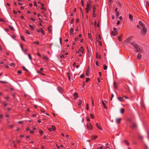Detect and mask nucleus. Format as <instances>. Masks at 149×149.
<instances>
[{
	"label": "nucleus",
	"mask_w": 149,
	"mask_h": 149,
	"mask_svg": "<svg viewBox=\"0 0 149 149\" xmlns=\"http://www.w3.org/2000/svg\"><path fill=\"white\" fill-rule=\"evenodd\" d=\"M111 34L113 36H116L118 35V32L116 28H113V31H111Z\"/></svg>",
	"instance_id": "1"
},
{
	"label": "nucleus",
	"mask_w": 149,
	"mask_h": 149,
	"mask_svg": "<svg viewBox=\"0 0 149 149\" xmlns=\"http://www.w3.org/2000/svg\"><path fill=\"white\" fill-rule=\"evenodd\" d=\"M134 47L135 49L138 51L139 52H142V49L140 48L139 46H138L136 44H135L134 45Z\"/></svg>",
	"instance_id": "2"
},
{
	"label": "nucleus",
	"mask_w": 149,
	"mask_h": 149,
	"mask_svg": "<svg viewBox=\"0 0 149 149\" xmlns=\"http://www.w3.org/2000/svg\"><path fill=\"white\" fill-rule=\"evenodd\" d=\"M130 124L131 125L130 127L132 129H134L136 128L137 125L136 123L133 122H131Z\"/></svg>",
	"instance_id": "3"
},
{
	"label": "nucleus",
	"mask_w": 149,
	"mask_h": 149,
	"mask_svg": "<svg viewBox=\"0 0 149 149\" xmlns=\"http://www.w3.org/2000/svg\"><path fill=\"white\" fill-rule=\"evenodd\" d=\"M87 127L88 130H92L93 129V127L91 124L90 123H88L86 125Z\"/></svg>",
	"instance_id": "4"
},
{
	"label": "nucleus",
	"mask_w": 149,
	"mask_h": 149,
	"mask_svg": "<svg viewBox=\"0 0 149 149\" xmlns=\"http://www.w3.org/2000/svg\"><path fill=\"white\" fill-rule=\"evenodd\" d=\"M96 9V8L95 6V5H93V16L94 17H95L96 16V15L95 14V10Z\"/></svg>",
	"instance_id": "5"
},
{
	"label": "nucleus",
	"mask_w": 149,
	"mask_h": 149,
	"mask_svg": "<svg viewBox=\"0 0 149 149\" xmlns=\"http://www.w3.org/2000/svg\"><path fill=\"white\" fill-rule=\"evenodd\" d=\"M146 32H147L146 29L145 27L143 28L142 29V30L141 31V32L143 34H145L146 33Z\"/></svg>",
	"instance_id": "6"
},
{
	"label": "nucleus",
	"mask_w": 149,
	"mask_h": 149,
	"mask_svg": "<svg viewBox=\"0 0 149 149\" xmlns=\"http://www.w3.org/2000/svg\"><path fill=\"white\" fill-rule=\"evenodd\" d=\"M96 125L97 127L100 130H102V128L100 126V125L98 123H97L96 124Z\"/></svg>",
	"instance_id": "7"
},
{
	"label": "nucleus",
	"mask_w": 149,
	"mask_h": 149,
	"mask_svg": "<svg viewBox=\"0 0 149 149\" xmlns=\"http://www.w3.org/2000/svg\"><path fill=\"white\" fill-rule=\"evenodd\" d=\"M90 7V6H89L88 4L87 3V4L86 8V10L87 13H88L89 8Z\"/></svg>",
	"instance_id": "8"
},
{
	"label": "nucleus",
	"mask_w": 149,
	"mask_h": 149,
	"mask_svg": "<svg viewBox=\"0 0 149 149\" xmlns=\"http://www.w3.org/2000/svg\"><path fill=\"white\" fill-rule=\"evenodd\" d=\"M139 25L141 26L143 28L145 27V25L144 24H143L141 21H139Z\"/></svg>",
	"instance_id": "9"
},
{
	"label": "nucleus",
	"mask_w": 149,
	"mask_h": 149,
	"mask_svg": "<svg viewBox=\"0 0 149 149\" xmlns=\"http://www.w3.org/2000/svg\"><path fill=\"white\" fill-rule=\"evenodd\" d=\"M74 99L75 100L77 99V98L78 97V93H74Z\"/></svg>",
	"instance_id": "10"
},
{
	"label": "nucleus",
	"mask_w": 149,
	"mask_h": 149,
	"mask_svg": "<svg viewBox=\"0 0 149 149\" xmlns=\"http://www.w3.org/2000/svg\"><path fill=\"white\" fill-rule=\"evenodd\" d=\"M117 98L118 100L120 102L124 101V100L122 97H118Z\"/></svg>",
	"instance_id": "11"
},
{
	"label": "nucleus",
	"mask_w": 149,
	"mask_h": 149,
	"mask_svg": "<svg viewBox=\"0 0 149 149\" xmlns=\"http://www.w3.org/2000/svg\"><path fill=\"white\" fill-rule=\"evenodd\" d=\"M113 88L114 89H117L118 88L117 84H116L115 82H113Z\"/></svg>",
	"instance_id": "12"
},
{
	"label": "nucleus",
	"mask_w": 149,
	"mask_h": 149,
	"mask_svg": "<svg viewBox=\"0 0 149 149\" xmlns=\"http://www.w3.org/2000/svg\"><path fill=\"white\" fill-rule=\"evenodd\" d=\"M141 58V54L139 53L137 56V58L138 60H140Z\"/></svg>",
	"instance_id": "13"
},
{
	"label": "nucleus",
	"mask_w": 149,
	"mask_h": 149,
	"mask_svg": "<svg viewBox=\"0 0 149 149\" xmlns=\"http://www.w3.org/2000/svg\"><path fill=\"white\" fill-rule=\"evenodd\" d=\"M102 104H103L104 108L105 109H107V106L105 105V104L104 103L103 101H102Z\"/></svg>",
	"instance_id": "14"
},
{
	"label": "nucleus",
	"mask_w": 149,
	"mask_h": 149,
	"mask_svg": "<svg viewBox=\"0 0 149 149\" xmlns=\"http://www.w3.org/2000/svg\"><path fill=\"white\" fill-rule=\"evenodd\" d=\"M124 143L127 146H129V143L128 141L126 140H125L124 141Z\"/></svg>",
	"instance_id": "15"
},
{
	"label": "nucleus",
	"mask_w": 149,
	"mask_h": 149,
	"mask_svg": "<svg viewBox=\"0 0 149 149\" xmlns=\"http://www.w3.org/2000/svg\"><path fill=\"white\" fill-rule=\"evenodd\" d=\"M129 18L131 21L133 20V16L130 14L129 15Z\"/></svg>",
	"instance_id": "16"
},
{
	"label": "nucleus",
	"mask_w": 149,
	"mask_h": 149,
	"mask_svg": "<svg viewBox=\"0 0 149 149\" xmlns=\"http://www.w3.org/2000/svg\"><path fill=\"white\" fill-rule=\"evenodd\" d=\"M131 39H132L131 37H130V38H128V39H127V40H126L125 41V43H127L129 41L131 40Z\"/></svg>",
	"instance_id": "17"
},
{
	"label": "nucleus",
	"mask_w": 149,
	"mask_h": 149,
	"mask_svg": "<svg viewBox=\"0 0 149 149\" xmlns=\"http://www.w3.org/2000/svg\"><path fill=\"white\" fill-rule=\"evenodd\" d=\"M124 109H123L122 108L120 109V112L121 113H123L124 112Z\"/></svg>",
	"instance_id": "18"
},
{
	"label": "nucleus",
	"mask_w": 149,
	"mask_h": 149,
	"mask_svg": "<svg viewBox=\"0 0 149 149\" xmlns=\"http://www.w3.org/2000/svg\"><path fill=\"white\" fill-rule=\"evenodd\" d=\"M88 36L89 39L91 40L92 38H91V35L90 33H88Z\"/></svg>",
	"instance_id": "19"
},
{
	"label": "nucleus",
	"mask_w": 149,
	"mask_h": 149,
	"mask_svg": "<svg viewBox=\"0 0 149 149\" xmlns=\"http://www.w3.org/2000/svg\"><path fill=\"white\" fill-rule=\"evenodd\" d=\"M121 36L122 35L118 37V39L120 41H121L122 40V36Z\"/></svg>",
	"instance_id": "20"
},
{
	"label": "nucleus",
	"mask_w": 149,
	"mask_h": 149,
	"mask_svg": "<svg viewBox=\"0 0 149 149\" xmlns=\"http://www.w3.org/2000/svg\"><path fill=\"white\" fill-rule=\"evenodd\" d=\"M97 137H98L97 136H93L92 138V140L95 139H96L97 138Z\"/></svg>",
	"instance_id": "21"
},
{
	"label": "nucleus",
	"mask_w": 149,
	"mask_h": 149,
	"mask_svg": "<svg viewBox=\"0 0 149 149\" xmlns=\"http://www.w3.org/2000/svg\"><path fill=\"white\" fill-rule=\"evenodd\" d=\"M130 43L134 47V45L135 44H134V42H130Z\"/></svg>",
	"instance_id": "22"
},
{
	"label": "nucleus",
	"mask_w": 149,
	"mask_h": 149,
	"mask_svg": "<svg viewBox=\"0 0 149 149\" xmlns=\"http://www.w3.org/2000/svg\"><path fill=\"white\" fill-rule=\"evenodd\" d=\"M107 68V66L105 65H104V70H106Z\"/></svg>",
	"instance_id": "23"
},
{
	"label": "nucleus",
	"mask_w": 149,
	"mask_h": 149,
	"mask_svg": "<svg viewBox=\"0 0 149 149\" xmlns=\"http://www.w3.org/2000/svg\"><path fill=\"white\" fill-rule=\"evenodd\" d=\"M39 133L41 135H42L43 134V131L41 130H40L39 131Z\"/></svg>",
	"instance_id": "24"
},
{
	"label": "nucleus",
	"mask_w": 149,
	"mask_h": 149,
	"mask_svg": "<svg viewBox=\"0 0 149 149\" xmlns=\"http://www.w3.org/2000/svg\"><path fill=\"white\" fill-rule=\"evenodd\" d=\"M121 120H123L120 118H118L116 120V121H120Z\"/></svg>",
	"instance_id": "25"
},
{
	"label": "nucleus",
	"mask_w": 149,
	"mask_h": 149,
	"mask_svg": "<svg viewBox=\"0 0 149 149\" xmlns=\"http://www.w3.org/2000/svg\"><path fill=\"white\" fill-rule=\"evenodd\" d=\"M67 75L68 77V78L69 80H70V74L69 72L67 73Z\"/></svg>",
	"instance_id": "26"
},
{
	"label": "nucleus",
	"mask_w": 149,
	"mask_h": 149,
	"mask_svg": "<svg viewBox=\"0 0 149 149\" xmlns=\"http://www.w3.org/2000/svg\"><path fill=\"white\" fill-rule=\"evenodd\" d=\"M52 128L53 131H54L56 130V127L55 126H52Z\"/></svg>",
	"instance_id": "27"
},
{
	"label": "nucleus",
	"mask_w": 149,
	"mask_h": 149,
	"mask_svg": "<svg viewBox=\"0 0 149 149\" xmlns=\"http://www.w3.org/2000/svg\"><path fill=\"white\" fill-rule=\"evenodd\" d=\"M22 68H23V69L24 70L26 71H28V70H27L25 68L24 66H23L22 67Z\"/></svg>",
	"instance_id": "28"
},
{
	"label": "nucleus",
	"mask_w": 149,
	"mask_h": 149,
	"mask_svg": "<svg viewBox=\"0 0 149 149\" xmlns=\"http://www.w3.org/2000/svg\"><path fill=\"white\" fill-rule=\"evenodd\" d=\"M21 39L23 40V41H25V40L24 39V37L23 36H21Z\"/></svg>",
	"instance_id": "29"
},
{
	"label": "nucleus",
	"mask_w": 149,
	"mask_h": 149,
	"mask_svg": "<svg viewBox=\"0 0 149 149\" xmlns=\"http://www.w3.org/2000/svg\"><path fill=\"white\" fill-rule=\"evenodd\" d=\"M29 26L31 29L32 30H34V28L32 26H31V25H29Z\"/></svg>",
	"instance_id": "30"
},
{
	"label": "nucleus",
	"mask_w": 149,
	"mask_h": 149,
	"mask_svg": "<svg viewBox=\"0 0 149 149\" xmlns=\"http://www.w3.org/2000/svg\"><path fill=\"white\" fill-rule=\"evenodd\" d=\"M116 16H117V17H118L119 15V12H116Z\"/></svg>",
	"instance_id": "31"
},
{
	"label": "nucleus",
	"mask_w": 149,
	"mask_h": 149,
	"mask_svg": "<svg viewBox=\"0 0 149 149\" xmlns=\"http://www.w3.org/2000/svg\"><path fill=\"white\" fill-rule=\"evenodd\" d=\"M13 127V125H10L8 126V127L9 128H12Z\"/></svg>",
	"instance_id": "32"
},
{
	"label": "nucleus",
	"mask_w": 149,
	"mask_h": 149,
	"mask_svg": "<svg viewBox=\"0 0 149 149\" xmlns=\"http://www.w3.org/2000/svg\"><path fill=\"white\" fill-rule=\"evenodd\" d=\"M41 32L43 34V35H44L45 34V33L43 31V30L42 29H41Z\"/></svg>",
	"instance_id": "33"
},
{
	"label": "nucleus",
	"mask_w": 149,
	"mask_h": 149,
	"mask_svg": "<svg viewBox=\"0 0 149 149\" xmlns=\"http://www.w3.org/2000/svg\"><path fill=\"white\" fill-rule=\"evenodd\" d=\"M82 101L81 100H79L78 102V105H80Z\"/></svg>",
	"instance_id": "34"
},
{
	"label": "nucleus",
	"mask_w": 149,
	"mask_h": 149,
	"mask_svg": "<svg viewBox=\"0 0 149 149\" xmlns=\"http://www.w3.org/2000/svg\"><path fill=\"white\" fill-rule=\"evenodd\" d=\"M43 58L45 59H46L47 60H48V58L47 57H46V56H43Z\"/></svg>",
	"instance_id": "35"
},
{
	"label": "nucleus",
	"mask_w": 149,
	"mask_h": 149,
	"mask_svg": "<svg viewBox=\"0 0 149 149\" xmlns=\"http://www.w3.org/2000/svg\"><path fill=\"white\" fill-rule=\"evenodd\" d=\"M26 33L28 34H30V33L29 32V31L27 30H26Z\"/></svg>",
	"instance_id": "36"
},
{
	"label": "nucleus",
	"mask_w": 149,
	"mask_h": 149,
	"mask_svg": "<svg viewBox=\"0 0 149 149\" xmlns=\"http://www.w3.org/2000/svg\"><path fill=\"white\" fill-rule=\"evenodd\" d=\"M28 56H29V59L30 60H31L32 59V58H31V57L30 55V54H29L28 55Z\"/></svg>",
	"instance_id": "37"
},
{
	"label": "nucleus",
	"mask_w": 149,
	"mask_h": 149,
	"mask_svg": "<svg viewBox=\"0 0 149 149\" xmlns=\"http://www.w3.org/2000/svg\"><path fill=\"white\" fill-rule=\"evenodd\" d=\"M22 73V72L21 70H18L17 71V73L19 74H20Z\"/></svg>",
	"instance_id": "38"
},
{
	"label": "nucleus",
	"mask_w": 149,
	"mask_h": 149,
	"mask_svg": "<svg viewBox=\"0 0 149 149\" xmlns=\"http://www.w3.org/2000/svg\"><path fill=\"white\" fill-rule=\"evenodd\" d=\"M74 29L73 28H71L70 29V32L71 33H72L73 32Z\"/></svg>",
	"instance_id": "39"
},
{
	"label": "nucleus",
	"mask_w": 149,
	"mask_h": 149,
	"mask_svg": "<svg viewBox=\"0 0 149 149\" xmlns=\"http://www.w3.org/2000/svg\"><path fill=\"white\" fill-rule=\"evenodd\" d=\"M0 82L3 83H7V82L6 81H0Z\"/></svg>",
	"instance_id": "40"
},
{
	"label": "nucleus",
	"mask_w": 149,
	"mask_h": 149,
	"mask_svg": "<svg viewBox=\"0 0 149 149\" xmlns=\"http://www.w3.org/2000/svg\"><path fill=\"white\" fill-rule=\"evenodd\" d=\"M14 65H15V64L14 63H11V64H10V65L12 66V67H14Z\"/></svg>",
	"instance_id": "41"
},
{
	"label": "nucleus",
	"mask_w": 149,
	"mask_h": 149,
	"mask_svg": "<svg viewBox=\"0 0 149 149\" xmlns=\"http://www.w3.org/2000/svg\"><path fill=\"white\" fill-rule=\"evenodd\" d=\"M98 42L99 43V44L100 46H102V43L101 41H99Z\"/></svg>",
	"instance_id": "42"
},
{
	"label": "nucleus",
	"mask_w": 149,
	"mask_h": 149,
	"mask_svg": "<svg viewBox=\"0 0 149 149\" xmlns=\"http://www.w3.org/2000/svg\"><path fill=\"white\" fill-rule=\"evenodd\" d=\"M10 28L12 30H13V31H14V28L13 27H11V26H10Z\"/></svg>",
	"instance_id": "43"
},
{
	"label": "nucleus",
	"mask_w": 149,
	"mask_h": 149,
	"mask_svg": "<svg viewBox=\"0 0 149 149\" xmlns=\"http://www.w3.org/2000/svg\"><path fill=\"white\" fill-rule=\"evenodd\" d=\"M90 78H87L86 80V82H88L89 80H90Z\"/></svg>",
	"instance_id": "44"
},
{
	"label": "nucleus",
	"mask_w": 149,
	"mask_h": 149,
	"mask_svg": "<svg viewBox=\"0 0 149 149\" xmlns=\"http://www.w3.org/2000/svg\"><path fill=\"white\" fill-rule=\"evenodd\" d=\"M146 5L147 6H149V2L148 1H146Z\"/></svg>",
	"instance_id": "45"
},
{
	"label": "nucleus",
	"mask_w": 149,
	"mask_h": 149,
	"mask_svg": "<svg viewBox=\"0 0 149 149\" xmlns=\"http://www.w3.org/2000/svg\"><path fill=\"white\" fill-rule=\"evenodd\" d=\"M90 116H91V118L93 119L94 118L93 116V115H92V114H90Z\"/></svg>",
	"instance_id": "46"
},
{
	"label": "nucleus",
	"mask_w": 149,
	"mask_h": 149,
	"mask_svg": "<svg viewBox=\"0 0 149 149\" xmlns=\"http://www.w3.org/2000/svg\"><path fill=\"white\" fill-rule=\"evenodd\" d=\"M50 27H49L48 28V31H49V33H50L52 31V30L50 29Z\"/></svg>",
	"instance_id": "47"
},
{
	"label": "nucleus",
	"mask_w": 149,
	"mask_h": 149,
	"mask_svg": "<svg viewBox=\"0 0 149 149\" xmlns=\"http://www.w3.org/2000/svg\"><path fill=\"white\" fill-rule=\"evenodd\" d=\"M86 72H90V70L89 69V66L88 67V68Z\"/></svg>",
	"instance_id": "48"
},
{
	"label": "nucleus",
	"mask_w": 149,
	"mask_h": 149,
	"mask_svg": "<svg viewBox=\"0 0 149 149\" xmlns=\"http://www.w3.org/2000/svg\"><path fill=\"white\" fill-rule=\"evenodd\" d=\"M86 105V107H87L86 109H87V110H88V104H87Z\"/></svg>",
	"instance_id": "49"
},
{
	"label": "nucleus",
	"mask_w": 149,
	"mask_h": 149,
	"mask_svg": "<svg viewBox=\"0 0 149 149\" xmlns=\"http://www.w3.org/2000/svg\"><path fill=\"white\" fill-rule=\"evenodd\" d=\"M89 72H86V75L87 76H88L89 75Z\"/></svg>",
	"instance_id": "50"
},
{
	"label": "nucleus",
	"mask_w": 149,
	"mask_h": 149,
	"mask_svg": "<svg viewBox=\"0 0 149 149\" xmlns=\"http://www.w3.org/2000/svg\"><path fill=\"white\" fill-rule=\"evenodd\" d=\"M81 5H82V6H84V2H83V0H82V1H81Z\"/></svg>",
	"instance_id": "51"
},
{
	"label": "nucleus",
	"mask_w": 149,
	"mask_h": 149,
	"mask_svg": "<svg viewBox=\"0 0 149 149\" xmlns=\"http://www.w3.org/2000/svg\"><path fill=\"white\" fill-rule=\"evenodd\" d=\"M20 46H21V49H22V51H23L24 50H23V46L21 44H20Z\"/></svg>",
	"instance_id": "52"
},
{
	"label": "nucleus",
	"mask_w": 149,
	"mask_h": 149,
	"mask_svg": "<svg viewBox=\"0 0 149 149\" xmlns=\"http://www.w3.org/2000/svg\"><path fill=\"white\" fill-rule=\"evenodd\" d=\"M92 104L93 106H94V102L93 100H92Z\"/></svg>",
	"instance_id": "53"
},
{
	"label": "nucleus",
	"mask_w": 149,
	"mask_h": 149,
	"mask_svg": "<svg viewBox=\"0 0 149 149\" xmlns=\"http://www.w3.org/2000/svg\"><path fill=\"white\" fill-rule=\"evenodd\" d=\"M30 133L31 134H33L34 133V132L32 130H31L30 131Z\"/></svg>",
	"instance_id": "54"
},
{
	"label": "nucleus",
	"mask_w": 149,
	"mask_h": 149,
	"mask_svg": "<svg viewBox=\"0 0 149 149\" xmlns=\"http://www.w3.org/2000/svg\"><path fill=\"white\" fill-rule=\"evenodd\" d=\"M31 19L33 21H35V19L32 17L31 18Z\"/></svg>",
	"instance_id": "55"
},
{
	"label": "nucleus",
	"mask_w": 149,
	"mask_h": 149,
	"mask_svg": "<svg viewBox=\"0 0 149 149\" xmlns=\"http://www.w3.org/2000/svg\"><path fill=\"white\" fill-rule=\"evenodd\" d=\"M80 77L81 78H83L84 77V75L83 74H82L80 75Z\"/></svg>",
	"instance_id": "56"
},
{
	"label": "nucleus",
	"mask_w": 149,
	"mask_h": 149,
	"mask_svg": "<svg viewBox=\"0 0 149 149\" xmlns=\"http://www.w3.org/2000/svg\"><path fill=\"white\" fill-rule=\"evenodd\" d=\"M64 55H63V54H62V55H61L60 57H61V58H63L64 57Z\"/></svg>",
	"instance_id": "57"
},
{
	"label": "nucleus",
	"mask_w": 149,
	"mask_h": 149,
	"mask_svg": "<svg viewBox=\"0 0 149 149\" xmlns=\"http://www.w3.org/2000/svg\"><path fill=\"white\" fill-rule=\"evenodd\" d=\"M83 87H84V86H85V81H84L83 82Z\"/></svg>",
	"instance_id": "58"
},
{
	"label": "nucleus",
	"mask_w": 149,
	"mask_h": 149,
	"mask_svg": "<svg viewBox=\"0 0 149 149\" xmlns=\"http://www.w3.org/2000/svg\"><path fill=\"white\" fill-rule=\"evenodd\" d=\"M0 20L1 22H5V20L4 19H0Z\"/></svg>",
	"instance_id": "59"
},
{
	"label": "nucleus",
	"mask_w": 149,
	"mask_h": 149,
	"mask_svg": "<svg viewBox=\"0 0 149 149\" xmlns=\"http://www.w3.org/2000/svg\"><path fill=\"white\" fill-rule=\"evenodd\" d=\"M99 39L98 38H97V36H96V41L97 42H98L99 41Z\"/></svg>",
	"instance_id": "60"
},
{
	"label": "nucleus",
	"mask_w": 149,
	"mask_h": 149,
	"mask_svg": "<svg viewBox=\"0 0 149 149\" xmlns=\"http://www.w3.org/2000/svg\"><path fill=\"white\" fill-rule=\"evenodd\" d=\"M48 130L50 132H51L52 131V129L51 128H49Z\"/></svg>",
	"instance_id": "61"
},
{
	"label": "nucleus",
	"mask_w": 149,
	"mask_h": 149,
	"mask_svg": "<svg viewBox=\"0 0 149 149\" xmlns=\"http://www.w3.org/2000/svg\"><path fill=\"white\" fill-rule=\"evenodd\" d=\"M20 142V140H17V143H19Z\"/></svg>",
	"instance_id": "62"
},
{
	"label": "nucleus",
	"mask_w": 149,
	"mask_h": 149,
	"mask_svg": "<svg viewBox=\"0 0 149 149\" xmlns=\"http://www.w3.org/2000/svg\"><path fill=\"white\" fill-rule=\"evenodd\" d=\"M26 130L27 131H30V130L29 129V127H27L26 128Z\"/></svg>",
	"instance_id": "63"
},
{
	"label": "nucleus",
	"mask_w": 149,
	"mask_h": 149,
	"mask_svg": "<svg viewBox=\"0 0 149 149\" xmlns=\"http://www.w3.org/2000/svg\"><path fill=\"white\" fill-rule=\"evenodd\" d=\"M11 109L10 108H8L7 109L8 111H11Z\"/></svg>",
	"instance_id": "64"
}]
</instances>
